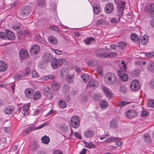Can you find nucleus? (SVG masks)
Segmentation results:
<instances>
[{
  "mask_svg": "<svg viewBox=\"0 0 154 154\" xmlns=\"http://www.w3.org/2000/svg\"><path fill=\"white\" fill-rule=\"evenodd\" d=\"M99 94L97 95L96 94H94L92 96V97L94 100H95L97 101L98 99H99Z\"/></svg>",
  "mask_w": 154,
  "mask_h": 154,
  "instance_id": "nucleus-62",
  "label": "nucleus"
},
{
  "mask_svg": "<svg viewBox=\"0 0 154 154\" xmlns=\"http://www.w3.org/2000/svg\"><path fill=\"white\" fill-rule=\"evenodd\" d=\"M44 93L47 99L51 100L53 97V95L50 91V89L47 88V89L45 90Z\"/></svg>",
  "mask_w": 154,
  "mask_h": 154,
  "instance_id": "nucleus-21",
  "label": "nucleus"
},
{
  "mask_svg": "<svg viewBox=\"0 0 154 154\" xmlns=\"http://www.w3.org/2000/svg\"><path fill=\"white\" fill-rule=\"evenodd\" d=\"M93 10L94 14H98L101 11V8L99 5L97 3H95L93 5Z\"/></svg>",
  "mask_w": 154,
  "mask_h": 154,
  "instance_id": "nucleus-19",
  "label": "nucleus"
},
{
  "mask_svg": "<svg viewBox=\"0 0 154 154\" xmlns=\"http://www.w3.org/2000/svg\"><path fill=\"white\" fill-rule=\"evenodd\" d=\"M107 49H99L96 52V54L97 56L100 57H107Z\"/></svg>",
  "mask_w": 154,
  "mask_h": 154,
  "instance_id": "nucleus-11",
  "label": "nucleus"
},
{
  "mask_svg": "<svg viewBox=\"0 0 154 154\" xmlns=\"http://www.w3.org/2000/svg\"><path fill=\"white\" fill-rule=\"evenodd\" d=\"M88 64L91 66H94L97 63V61L96 60H90L87 62Z\"/></svg>",
  "mask_w": 154,
  "mask_h": 154,
  "instance_id": "nucleus-41",
  "label": "nucleus"
},
{
  "mask_svg": "<svg viewBox=\"0 0 154 154\" xmlns=\"http://www.w3.org/2000/svg\"><path fill=\"white\" fill-rule=\"evenodd\" d=\"M126 44L125 43L123 42H121L119 44V48L121 49H122L125 48L126 46Z\"/></svg>",
  "mask_w": 154,
  "mask_h": 154,
  "instance_id": "nucleus-51",
  "label": "nucleus"
},
{
  "mask_svg": "<svg viewBox=\"0 0 154 154\" xmlns=\"http://www.w3.org/2000/svg\"><path fill=\"white\" fill-rule=\"evenodd\" d=\"M49 28L50 29H52L53 30H54L57 32H59L60 30L59 29L55 26H52L49 27Z\"/></svg>",
  "mask_w": 154,
  "mask_h": 154,
  "instance_id": "nucleus-54",
  "label": "nucleus"
},
{
  "mask_svg": "<svg viewBox=\"0 0 154 154\" xmlns=\"http://www.w3.org/2000/svg\"><path fill=\"white\" fill-rule=\"evenodd\" d=\"M41 140L42 141V143H44L45 144H48L50 140L49 137L46 135L43 136L41 138Z\"/></svg>",
  "mask_w": 154,
  "mask_h": 154,
  "instance_id": "nucleus-35",
  "label": "nucleus"
},
{
  "mask_svg": "<svg viewBox=\"0 0 154 154\" xmlns=\"http://www.w3.org/2000/svg\"><path fill=\"white\" fill-rule=\"evenodd\" d=\"M114 5L112 2L107 4L105 8V11L106 13L109 14L112 12L114 10Z\"/></svg>",
  "mask_w": 154,
  "mask_h": 154,
  "instance_id": "nucleus-9",
  "label": "nucleus"
},
{
  "mask_svg": "<svg viewBox=\"0 0 154 154\" xmlns=\"http://www.w3.org/2000/svg\"><path fill=\"white\" fill-rule=\"evenodd\" d=\"M130 87L132 90L134 91L137 90L140 87V83L138 80H134L131 82Z\"/></svg>",
  "mask_w": 154,
  "mask_h": 154,
  "instance_id": "nucleus-6",
  "label": "nucleus"
},
{
  "mask_svg": "<svg viewBox=\"0 0 154 154\" xmlns=\"http://www.w3.org/2000/svg\"><path fill=\"white\" fill-rule=\"evenodd\" d=\"M84 135L86 138H91L94 135V132L92 130H88L85 132Z\"/></svg>",
  "mask_w": 154,
  "mask_h": 154,
  "instance_id": "nucleus-20",
  "label": "nucleus"
},
{
  "mask_svg": "<svg viewBox=\"0 0 154 154\" xmlns=\"http://www.w3.org/2000/svg\"><path fill=\"white\" fill-rule=\"evenodd\" d=\"M80 122V118L77 116H72L70 120V123L72 127L74 128H78Z\"/></svg>",
  "mask_w": 154,
  "mask_h": 154,
  "instance_id": "nucleus-3",
  "label": "nucleus"
},
{
  "mask_svg": "<svg viewBox=\"0 0 154 154\" xmlns=\"http://www.w3.org/2000/svg\"><path fill=\"white\" fill-rule=\"evenodd\" d=\"M103 18H101V19L99 20L96 23V24L97 25H99L101 24L104 21V20L106 19V17L103 16Z\"/></svg>",
  "mask_w": 154,
  "mask_h": 154,
  "instance_id": "nucleus-49",
  "label": "nucleus"
},
{
  "mask_svg": "<svg viewBox=\"0 0 154 154\" xmlns=\"http://www.w3.org/2000/svg\"><path fill=\"white\" fill-rule=\"evenodd\" d=\"M43 59L45 62H49L52 60L53 56L49 53L47 52L43 56Z\"/></svg>",
  "mask_w": 154,
  "mask_h": 154,
  "instance_id": "nucleus-18",
  "label": "nucleus"
},
{
  "mask_svg": "<svg viewBox=\"0 0 154 154\" xmlns=\"http://www.w3.org/2000/svg\"><path fill=\"white\" fill-rule=\"evenodd\" d=\"M25 77H26V75L24 73H22L20 74H16L14 76V78L15 80L18 81L23 79V78Z\"/></svg>",
  "mask_w": 154,
  "mask_h": 154,
  "instance_id": "nucleus-26",
  "label": "nucleus"
},
{
  "mask_svg": "<svg viewBox=\"0 0 154 154\" xmlns=\"http://www.w3.org/2000/svg\"><path fill=\"white\" fill-rule=\"evenodd\" d=\"M100 105L102 109H105L108 106V103L107 101L103 100L100 101Z\"/></svg>",
  "mask_w": 154,
  "mask_h": 154,
  "instance_id": "nucleus-36",
  "label": "nucleus"
},
{
  "mask_svg": "<svg viewBox=\"0 0 154 154\" xmlns=\"http://www.w3.org/2000/svg\"><path fill=\"white\" fill-rule=\"evenodd\" d=\"M74 76L73 75L68 76L66 78V81L69 83H71L72 82Z\"/></svg>",
  "mask_w": 154,
  "mask_h": 154,
  "instance_id": "nucleus-48",
  "label": "nucleus"
},
{
  "mask_svg": "<svg viewBox=\"0 0 154 154\" xmlns=\"http://www.w3.org/2000/svg\"><path fill=\"white\" fill-rule=\"evenodd\" d=\"M95 39L92 37H88L84 40V42L86 45H89L95 42Z\"/></svg>",
  "mask_w": 154,
  "mask_h": 154,
  "instance_id": "nucleus-27",
  "label": "nucleus"
},
{
  "mask_svg": "<svg viewBox=\"0 0 154 154\" xmlns=\"http://www.w3.org/2000/svg\"><path fill=\"white\" fill-rule=\"evenodd\" d=\"M32 77L35 78H38L39 77V75L35 70H33L32 72Z\"/></svg>",
  "mask_w": 154,
  "mask_h": 154,
  "instance_id": "nucleus-45",
  "label": "nucleus"
},
{
  "mask_svg": "<svg viewBox=\"0 0 154 154\" xmlns=\"http://www.w3.org/2000/svg\"><path fill=\"white\" fill-rule=\"evenodd\" d=\"M6 37L8 39L13 40L15 38L14 34L11 30L7 29L5 30Z\"/></svg>",
  "mask_w": 154,
  "mask_h": 154,
  "instance_id": "nucleus-15",
  "label": "nucleus"
},
{
  "mask_svg": "<svg viewBox=\"0 0 154 154\" xmlns=\"http://www.w3.org/2000/svg\"><path fill=\"white\" fill-rule=\"evenodd\" d=\"M137 112L134 110H128L125 113L126 116L129 118H132L135 117L137 116Z\"/></svg>",
  "mask_w": 154,
  "mask_h": 154,
  "instance_id": "nucleus-8",
  "label": "nucleus"
},
{
  "mask_svg": "<svg viewBox=\"0 0 154 154\" xmlns=\"http://www.w3.org/2000/svg\"><path fill=\"white\" fill-rule=\"evenodd\" d=\"M48 123H49L48 122H46L45 123L42 124L41 125L37 127H34V126H31L30 127H32V128H31L32 130L33 129L34 130H37L38 129L41 128H43V127H44L45 126L48 125Z\"/></svg>",
  "mask_w": 154,
  "mask_h": 154,
  "instance_id": "nucleus-34",
  "label": "nucleus"
},
{
  "mask_svg": "<svg viewBox=\"0 0 154 154\" xmlns=\"http://www.w3.org/2000/svg\"><path fill=\"white\" fill-rule=\"evenodd\" d=\"M89 75L87 74H83L81 78L85 83H86L89 79Z\"/></svg>",
  "mask_w": 154,
  "mask_h": 154,
  "instance_id": "nucleus-42",
  "label": "nucleus"
},
{
  "mask_svg": "<svg viewBox=\"0 0 154 154\" xmlns=\"http://www.w3.org/2000/svg\"><path fill=\"white\" fill-rule=\"evenodd\" d=\"M125 6V2L121 1L119 5V8L124 9Z\"/></svg>",
  "mask_w": 154,
  "mask_h": 154,
  "instance_id": "nucleus-57",
  "label": "nucleus"
},
{
  "mask_svg": "<svg viewBox=\"0 0 154 154\" xmlns=\"http://www.w3.org/2000/svg\"><path fill=\"white\" fill-rule=\"evenodd\" d=\"M37 4L40 6L43 7L45 4V0H38Z\"/></svg>",
  "mask_w": 154,
  "mask_h": 154,
  "instance_id": "nucleus-53",
  "label": "nucleus"
},
{
  "mask_svg": "<svg viewBox=\"0 0 154 154\" xmlns=\"http://www.w3.org/2000/svg\"><path fill=\"white\" fill-rule=\"evenodd\" d=\"M40 47L36 45L32 46L29 50L30 52L32 54H37L40 51Z\"/></svg>",
  "mask_w": 154,
  "mask_h": 154,
  "instance_id": "nucleus-10",
  "label": "nucleus"
},
{
  "mask_svg": "<svg viewBox=\"0 0 154 154\" xmlns=\"http://www.w3.org/2000/svg\"><path fill=\"white\" fill-rule=\"evenodd\" d=\"M31 9L29 6H26L22 9L20 12V14L23 17L29 16Z\"/></svg>",
  "mask_w": 154,
  "mask_h": 154,
  "instance_id": "nucleus-5",
  "label": "nucleus"
},
{
  "mask_svg": "<svg viewBox=\"0 0 154 154\" xmlns=\"http://www.w3.org/2000/svg\"><path fill=\"white\" fill-rule=\"evenodd\" d=\"M35 38L36 40H38L39 42L42 43L43 44H45L46 42L44 40L42 37H41L39 34H37L35 35Z\"/></svg>",
  "mask_w": 154,
  "mask_h": 154,
  "instance_id": "nucleus-37",
  "label": "nucleus"
},
{
  "mask_svg": "<svg viewBox=\"0 0 154 154\" xmlns=\"http://www.w3.org/2000/svg\"><path fill=\"white\" fill-rule=\"evenodd\" d=\"M127 88L125 86H121L120 88V91L123 93H125L126 92Z\"/></svg>",
  "mask_w": 154,
  "mask_h": 154,
  "instance_id": "nucleus-55",
  "label": "nucleus"
},
{
  "mask_svg": "<svg viewBox=\"0 0 154 154\" xmlns=\"http://www.w3.org/2000/svg\"><path fill=\"white\" fill-rule=\"evenodd\" d=\"M130 38L131 40L134 42H137L139 39L138 36L136 34L132 33L131 35Z\"/></svg>",
  "mask_w": 154,
  "mask_h": 154,
  "instance_id": "nucleus-31",
  "label": "nucleus"
},
{
  "mask_svg": "<svg viewBox=\"0 0 154 154\" xmlns=\"http://www.w3.org/2000/svg\"><path fill=\"white\" fill-rule=\"evenodd\" d=\"M119 140L120 138L119 137H112L108 138L104 142L106 143H109L113 142L115 141H117V140Z\"/></svg>",
  "mask_w": 154,
  "mask_h": 154,
  "instance_id": "nucleus-38",
  "label": "nucleus"
},
{
  "mask_svg": "<svg viewBox=\"0 0 154 154\" xmlns=\"http://www.w3.org/2000/svg\"><path fill=\"white\" fill-rule=\"evenodd\" d=\"M144 141L147 143H151V140L149 134L147 133H145L143 135Z\"/></svg>",
  "mask_w": 154,
  "mask_h": 154,
  "instance_id": "nucleus-33",
  "label": "nucleus"
},
{
  "mask_svg": "<svg viewBox=\"0 0 154 154\" xmlns=\"http://www.w3.org/2000/svg\"><path fill=\"white\" fill-rule=\"evenodd\" d=\"M5 33L4 32H0V38L4 39L6 38Z\"/></svg>",
  "mask_w": 154,
  "mask_h": 154,
  "instance_id": "nucleus-64",
  "label": "nucleus"
},
{
  "mask_svg": "<svg viewBox=\"0 0 154 154\" xmlns=\"http://www.w3.org/2000/svg\"><path fill=\"white\" fill-rule=\"evenodd\" d=\"M58 104L60 107L63 108H65L67 106L66 102L64 100H59Z\"/></svg>",
  "mask_w": 154,
  "mask_h": 154,
  "instance_id": "nucleus-40",
  "label": "nucleus"
},
{
  "mask_svg": "<svg viewBox=\"0 0 154 154\" xmlns=\"http://www.w3.org/2000/svg\"><path fill=\"white\" fill-rule=\"evenodd\" d=\"M129 103H130V102H129L121 101L118 103V105L119 106L122 107Z\"/></svg>",
  "mask_w": 154,
  "mask_h": 154,
  "instance_id": "nucleus-44",
  "label": "nucleus"
},
{
  "mask_svg": "<svg viewBox=\"0 0 154 154\" xmlns=\"http://www.w3.org/2000/svg\"><path fill=\"white\" fill-rule=\"evenodd\" d=\"M85 146L88 148H93L95 147V146L92 144L91 143L85 142Z\"/></svg>",
  "mask_w": 154,
  "mask_h": 154,
  "instance_id": "nucleus-46",
  "label": "nucleus"
},
{
  "mask_svg": "<svg viewBox=\"0 0 154 154\" xmlns=\"http://www.w3.org/2000/svg\"><path fill=\"white\" fill-rule=\"evenodd\" d=\"M116 75L112 73H108L104 76V80L106 83L109 85H112L116 81Z\"/></svg>",
  "mask_w": 154,
  "mask_h": 154,
  "instance_id": "nucleus-1",
  "label": "nucleus"
},
{
  "mask_svg": "<svg viewBox=\"0 0 154 154\" xmlns=\"http://www.w3.org/2000/svg\"><path fill=\"white\" fill-rule=\"evenodd\" d=\"M24 94L26 98L32 99L34 95V91L32 88H28L25 90Z\"/></svg>",
  "mask_w": 154,
  "mask_h": 154,
  "instance_id": "nucleus-7",
  "label": "nucleus"
},
{
  "mask_svg": "<svg viewBox=\"0 0 154 154\" xmlns=\"http://www.w3.org/2000/svg\"><path fill=\"white\" fill-rule=\"evenodd\" d=\"M118 73L119 76L122 81H126L128 80V75L123 71L118 70Z\"/></svg>",
  "mask_w": 154,
  "mask_h": 154,
  "instance_id": "nucleus-16",
  "label": "nucleus"
},
{
  "mask_svg": "<svg viewBox=\"0 0 154 154\" xmlns=\"http://www.w3.org/2000/svg\"><path fill=\"white\" fill-rule=\"evenodd\" d=\"M41 93L39 91H37L35 93H34L33 98L34 100H38L41 97Z\"/></svg>",
  "mask_w": 154,
  "mask_h": 154,
  "instance_id": "nucleus-29",
  "label": "nucleus"
},
{
  "mask_svg": "<svg viewBox=\"0 0 154 154\" xmlns=\"http://www.w3.org/2000/svg\"><path fill=\"white\" fill-rule=\"evenodd\" d=\"M108 99H112L114 97V94L111 91L106 87L103 85L101 88Z\"/></svg>",
  "mask_w": 154,
  "mask_h": 154,
  "instance_id": "nucleus-4",
  "label": "nucleus"
},
{
  "mask_svg": "<svg viewBox=\"0 0 154 154\" xmlns=\"http://www.w3.org/2000/svg\"><path fill=\"white\" fill-rule=\"evenodd\" d=\"M149 37L147 35H144L142 37L141 40V44L143 45H146L148 42Z\"/></svg>",
  "mask_w": 154,
  "mask_h": 154,
  "instance_id": "nucleus-32",
  "label": "nucleus"
},
{
  "mask_svg": "<svg viewBox=\"0 0 154 154\" xmlns=\"http://www.w3.org/2000/svg\"><path fill=\"white\" fill-rule=\"evenodd\" d=\"M7 68V65L3 61L0 60V72L5 71Z\"/></svg>",
  "mask_w": 154,
  "mask_h": 154,
  "instance_id": "nucleus-24",
  "label": "nucleus"
},
{
  "mask_svg": "<svg viewBox=\"0 0 154 154\" xmlns=\"http://www.w3.org/2000/svg\"><path fill=\"white\" fill-rule=\"evenodd\" d=\"M98 82L96 81L93 79L89 80L87 85V88H96L98 86Z\"/></svg>",
  "mask_w": 154,
  "mask_h": 154,
  "instance_id": "nucleus-12",
  "label": "nucleus"
},
{
  "mask_svg": "<svg viewBox=\"0 0 154 154\" xmlns=\"http://www.w3.org/2000/svg\"><path fill=\"white\" fill-rule=\"evenodd\" d=\"M147 69L149 71L154 72V62H149L147 65Z\"/></svg>",
  "mask_w": 154,
  "mask_h": 154,
  "instance_id": "nucleus-28",
  "label": "nucleus"
},
{
  "mask_svg": "<svg viewBox=\"0 0 154 154\" xmlns=\"http://www.w3.org/2000/svg\"><path fill=\"white\" fill-rule=\"evenodd\" d=\"M96 69L97 72L100 74H101L102 71V68L100 66H97Z\"/></svg>",
  "mask_w": 154,
  "mask_h": 154,
  "instance_id": "nucleus-63",
  "label": "nucleus"
},
{
  "mask_svg": "<svg viewBox=\"0 0 154 154\" xmlns=\"http://www.w3.org/2000/svg\"><path fill=\"white\" fill-rule=\"evenodd\" d=\"M51 50L52 51L56 54L61 55L62 54L61 51L58 49H55L53 48H51Z\"/></svg>",
  "mask_w": 154,
  "mask_h": 154,
  "instance_id": "nucleus-59",
  "label": "nucleus"
},
{
  "mask_svg": "<svg viewBox=\"0 0 154 154\" xmlns=\"http://www.w3.org/2000/svg\"><path fill=\"white\" fill-rule=\"evenodd\" d=\"M145 55L146 56L149 58H151L154 56V53L153 52L146 53Z\"/></svg>",
  "mask_w": 154,
  "mask_h": 154,
  "instance_id": "nucleus-58",
  "label": "nucleus"
},
{
  "mask_svg": "<svg viewBox=\"0 0 154 154\" xmlns=\"http://www.w3.org/2000/svg\"><path fill=\"white\" fill-rule=\"evenodd\" d=\"M117 54L115 52H110L107 54V57H113L116 56Z\"/></svg>",
  "mask_w": 154,
  "mask_h": 154,
  "instance_id": "nucleus-56",
  "label": "nucleus"
},
{
  "mask_svg": "<svg viewBox=\"0 0 154 154\" xmlns=\"http://www.w3.org/2000/svg\"><path fill=\"white\" fill-rule=\"evenodd\" d=\"M51 87L54 91H57L60 88V84L56 82H53L51 85Z\"/></svg>",
  "mask_w": 154,
  "mask_h": 154,
  "instance_id": "nucleus-25",
  "label": "nucleus"
},
{
  "mask_svg": "<svg viewBox=\"0 0 154 154\" xmlns=\"http://www.w3.org/2000/svg\"><path fill=\"white\" fill-rule=\"evenodd\" d=\"M145 10L146 11L150 13L154 12V4L149 3L146 5Z\"/></svg>",
  "mask_w": 154,
  "mask_h": 154,
  "instance_id": "nucleus-17",
  "label": "nucleus"
},
{
  "mask_svg": "<svg viewBox=\"0 0 154 154\" xmlns=\"http://www.w3.org/2000/svg\"><path fill=\"white\" fill-rule=\"evenodd\" d=\"M69 90V87L67 85H64L63 88V91L64 93H66Z\"/></svg>",
  "mask_w": 154,
  "mask_h": 154,
  "instance_id": "nucleus-60",
  "label": "nucleus"
},
{
  "mask_svg": "<svg viewBox=\"0 0 154 154\" xmlns=\"http://www.w3.org/2000/svg\"><path fill=\"white\" fill-rule=\"evenodd\" d=\"M110 127L112 129H115L118 127V125L116 121L114 119L112 120L109 124Z\"/></svg>",
  "mask_w": 154,
  "mask_h": 154,
  "instance_id": "nucleus-30",
  "label": "nucleus"
},
{
  "mask_svg": "<svg viewBox=\"0 0 154 154\" xmlns=\"http://www.w3.org/2000/svg\"><path fill=\"white\" fill-rule=\"evenodd\" d=\"M55 78V76L54 75H48L45 76V79L48 81L53 80Z\"/></svg>",
  "mask_w": 154,
  "mask_h": 154,
  "instance_id": "nucleus-47",
  "label": "nucleus"
},
{
  "mask_svg": "<svg viewBox=\"0 0 154 154\" xmlns=\"http://www.w3.org/2000/svg\"><path fill=\"white\" fill-rule=\"evenodd\" d=\"M119 140L120 138L119 137H112L108 138L104 142L106 143H109L113 142L115 141H117V140Z\"/></svg>",
  "mask_w": 154,
  "mask_h": 154,
  "instance_id": "nucleus-39",
  "label": "nucleus"
},
{
  "mask_svg": "<svg viewBox=\"0 0 154 154\" xmlns=\"http://www.w3.org/2000/svg\"><path fill=\"white\" fill-rule=\"evenodd\" d=\"M67 63V61L65 59H59L52 62L51 63V65L54 69H57L62 64H66Z\"/></svg>",
  "mask_w": 154,
  "mask_h": 154,
  "instance_id": "nucleus-2",
  "label": "nucleus"
},
{
  "mask_svg": "<svg viewBox=\"0 0 154 154\" xmlns=\"http://www.w3.org/2000/svg\"><path fill=\"white\" fill-rule=\"evenodd\" d=\"M48 39L49 42L53 45H55L58 42L57 40L54 36H50L48 37Z\"/></svg>",
  "mask_w": 154,
  "mask_h": 154,
  "instance_id": "nucleus-23",
  "label": "nucleus"
},
{
  "mask_svg": "<svg viewBox=\"0 0 154 154\" xmlns=\"http://www.w3.org/2000/svg\"><path fill=\"white\" fill-rule=\"evenodd\" d=\"M20 56L22 59H26L29 58L28 51L25 49H21L20 52Z\"/></svg>",
  "mask_w": 154,
  "mask_h": 154,
  "instance_id": "nucleus-14",
  "label": "nucleus"
},
{
  "mask_svg": "<svg viewBox=\"0 0 154 154\" xmlns=\"http://www.w3.org/2000/svg\"><path fill=\"white\" fill-rule=\"evenodd\" d=\"M61 131L64 133H66L68 131V127L66 125H62L60 127Z\"/></svg>",
  "mask_w": 154,
  "mask_h": 154,
  "instance_id": "nucleus-43",
  "label": "nucleus"
},
{
  "mask_svg": "<svg viewBox=\"0 0 154 154\" xmlns=\"http://www.w3.org/2000/svg\"><path fill=\"white\" fill-rule=\"evenodd\" d=\"M14 109V107L8 106L4 109V112L5 114L9 115L12 113Z\"/></svg>",
  "mask_w": 154,
  "mask_h": 154,
  "instance_id": "nucleus-22",
  "label": "nucleus"
},
{
  "mask_svg": "<svg viewBox=\"0 0 154 154\" xmlns=\"http://www.w3.org/2000/svg\"><path fill=\"white\" fill-rule=\"evenodd\" d=\"M30 106V103L24 105L23 107L20 108V111L22 112V113L25 115H28L29 113V109Z\"/></svg>",
  "mask_w": 154,
  "mask_h": 154,
  "instance_id": "nucleus-13",
  "label": "nucleus"
},
{
  "mask_svg": "<svg viewBox=\"0 0 154 154\" xmlns=\"http://www.w3.org/2000/svg\"><path fill=\"white\" fill-rule=\"evenodd\" d=\"M147 104L148 106L152 107H154V100H148Z\"/></svg>",
  "mask_w": 154,
  "mask_h": 154,
  "instance_id": "nucleus-50",
  "label": "nucleus"
},
{
  "mask_svg": "<svg viewBox=\"0 0 154 154\" xmlns=\"http://www.w3.org/2000/svg\"><path fill=\"white\" fill-rule=\"evenodd\" d=\"M25 73H24L26 75V76L27 75L30 74L31 73V71L29 68L27 67H26L25 69Z\"/></svg>",
  "mask_w": 154,
  "mask_h": 154,
  "instance_id": "nucleus-61",
  "label": "nucleus"
},
{
  "mask_svg": "<svg viewBox=\"0 0 154 154\" xmlns=\"http://www.w3.org/2000/svg\"><path fill=\"white\" fill-rule=\"evenodd\" d=\"M123 10L124 9H121L118 8L117 11V14L119 16V18L122 17Z\"/></svg>",
  "mask_w": 154,
  "mask_h": 154,
  "instance_id": "nucleus-52",
  "label": "nucleus"
}]
</instances>
